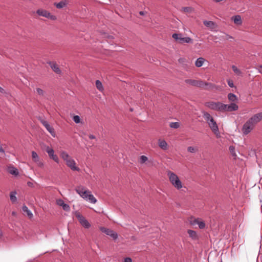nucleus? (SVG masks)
Returning <instances> with one entry per match:
<instances>
[{
  "label": "nucleus",
  "instance_id": "nucleus-1",
  "mask_svg": "<svg viewBox=\"0 0 262 262\" xmlns=\"http://www.w3.org/2000/svg\"><path fill=\"white\" fill-rule=\"evenodd\" d=\"M75 190L84 200L93 204H95L97 202V199L91 192L84 186H78L75 188Z\"/></svg>",
  "mask_w": 262,
  "mask_h": 262
},
{
  "label": "nucleus",
  "instance_id": "nucleus-2",
  "mask_svg": "<svg viewBox=\"0 0 262 262\" xmlns=\"http://www.w3.org/2000/svg\"><path fill=\"white\" fill-rule=\"evenodd\" d=\"M167 175L170 183L174 188L179 190L183 187L184 184L183 182L176 173L168 170L167 171Z\"/></svg>",
  "mask_w": 262,
  "mask_h": 262
},
{
  "label": "nucleus",
  "instance_id": "nucleus-3",
  "mask_svg": "<svg viewBox=\"0 0 262 262\" xmlns=\"http://www.w3.org/2000/svg\"><path fill=\"white\" fill-rule=\"evenodd\" d=\"M205 106L213 111L223 112V107H224V104L220 102L211 101L206 102Z\"/></svg>",
  "mask_w": 262,
  "mask_h": 262
},
{
  "label": "nucleus",
  "instance_id": "nucleus-4",
  "mask_svg": "<svg viewBox=\"0 0 262 262\" xmlns=\"http://www.w3.org/2000/svg\"><path fill=\"white\" fill-rule=\"evenodd\" d=\"M172 38L179 43H192V39L190 37H183L182 34L174 33L172 35Z\"/></svg>",
  "mask_w": 262,
  "mask_h": 262
},
{
  "label": "nucleus",
  "instance_id": "nucleus-5",
  "mask_svg": "<svg viewBox=\"0 0 262 262\" xmlns=\"http://www.w3.org/2000/svg\"><path fill=\"white\" fill-rule=\"evenodd\" d=\"M189 222L190 224L192 226L198 225L199 228L201 229H204L206 226V224L204 221L200 218H195L193 216H191L189 218Z\"/></svg>",
  "mask_w": 262,
  "mask_h": 262
},
{
  "label": "nucleus",
  "instance_id": "nucleus-6",
  "mask_svg": "<svg viewBox=\"0 0 262 262\" xmlns=\"http://www.w3.org/2000/svg\"><path fill=\"white\" fill-rule=\"evenodd\" d=\"M75 214L81 226L86 229L91 227V224L88 220L79 212L76 211Z\"/></svg>",
  "mask_w": 262,
  "mask_h": 262
},
{
  "label": "nucleus",
  "instance_id": "nucleus-7",
  "mask_svg": "<svg viewBox=\"0 0 262 262\" xmlns=\"http://www.w3.org/2000/svg\"><path fill=\"white\" fill-rule=\"evenodd\" d=\"M36 14L40 16H43L52 20H55L57 19L55 15H52L49 11L44 9H39L37 10Z\"/></svg>",
  "mask_w": 262,
  "mask_h": 262
},
{
  "label": "nucleus",
  "instance_id": "nucleus-8",
  "mask_svg": "<svg viewBox=\"0 0 262 262\" xmlns=\"http://www.w3.org/2000/svg\"><path fill=\"white\" fill-rule=\"evenodd\" d=\"M255 127V126L248 120L243 125L242 130L243 134L246 135L250 133Z\"/></svg>",
  "mask_w": 262,
  "mask_h": 262
},
{
  "label": "nucleus",
  "instance_id": "nucleus-9",
  "mask_svg": "<svg viewBox=\"0 0 262 262\" xmlns=\"http://www.w3.org/2000/svg\"><path fill=\"white\" fill-rule=\"evenodd\" d=\"M38 120L42 123V124L46 127L47 130L51 134V135L55 137L56 136V134L54 130V129L53 127H52L49 123L42 119L41 117H39L38 118Z\"/></svg>",
  "mask_w": 262,
  "mask_h": 262
},
{
  "label": "nucleus",
  "instance_id": "nucleus-10",
  "mask_svg": "<svg viewBox=\"0 0 262 262\" xmlns=\"http://www.w3.org/2000/svg\"><path fill=\"white\" fill-rule=\"evenodd\" d=\"M185 83L187 84L197 86L199 88H203L204 84V81L202 80H196L194 79H186L185 80Z\"/></svg>",
  "mask_w": 262,
  "mask_h": 262
},
{
  "label": "nucleus",
  "instance_id": "nucleus-11",
  "mask_svg": "<svg viewBox=\"0 0 262 262\" xmlns=\"http://www.w3.org/2000/svg\"><path fill=\"white\" fill-rule=\"evenodd\" d=\"M100 230L105 233L106 235L110 236L114 239H116L118 238L117 233L111 229L106 228L105 227H100Z\"/></svg>",
  "mask_w": 262,
  "mask_h": 262
},
{
  "label": "nucleus",
  "instance_id": "nucleus-12",
  "mask_svg": "<svg viewBox=\"0 0 262 262\" xmlns=\"http://www.w3.org/2000/svg\"><path fill=\"white\" fill-rule=\"evenodd\" d=\"M249 120L255 126L262 120V112L253 115Z\"/></svg>",
  "mask_w": 262,
  "mask_h": 262
},
{
  "label": "nucleus",
  "instance_id": "nucleus-13",
  "mask_svg": "<svg viewBox=\"0 0 262 262\" xmlns=\"http://www.w3.org/2000/svg\"><path fill=\"white\" fill-rule=\"evenodd\" d=\"M46 151L51 159H53L55 162L59 163L58 157L56 155L54 154V151L52 148L47 146Z\"/></svg>",
  "mask_w": 262,
  "mask_h": 262
},
{
  "label": "nucleus",
  "instance_id": "nucleus-14",
  "mask_svg": "<svg viewBox=\"0 0 262 262\" xmlns=\"http://www.w3.org/2000/svg\"><path fill=\"white\" fill-rule=\"evenodd\" d=\"M223 112H232L238 110V106L235 103H231L230 104H225L223 107Z\"/></svg>",
  "mask_w": 262,
  "mask_h": 262
},
{
  "label": "nucleus",
  "instance_id": "nucleus-15",
  "mask_svg": "<svg viewBox=\"0 0 262 262\" xmlns=\"http://www.w3.org/2000/svg\"><path fill=\"white\" fill-rule=\"evenodd\" d=\"M66 165L71 168V170L73 171H80V168L77 166H76V162L72 158L69 160H68L67 162H66Z\"/></svg>",
  "mask_w": 262,
  "mask_h": 262
},
{
  "label": "nucleus",
  "instance_id": "nucleus-16",
  "mask_svg": "<svg viewBox=\"0 0 262 262\" xmlns=\"http://www.w3.org/2000/svg\"><path fill=\"white\" fill-rule=\"evenodd\" d=\"M208 123L210 129L214 134H216L217 133H218L219 128L216 122L214 121L213 119H212L211 121H209Z\"/></svg>",
  "mask_w": 262,
  "mask_h": 262
},
{
  "label": "nucleus",
  "instance_id": "nucleus-17",
  "mask_svg": "<svg viewBox=\"0 0 262 262\" xmlns=\"http://www.w3.org/2000/svg\"><path fill=\"white\" fill-rule=\"evenodd\" d=\"M48 63L50 66L51 69L57 74H60L61 73L58 64L55 62H49Z\"/></svg>",
  "mask_w": 262,
  "mask_h": 262
},
{
  "label": "nucleus",
  "instance_id": "nucleus-18",
  "mask_svg": "<svg viewBox=\"0 0 262 262\" xmlns=\"http://www.w3.org/2000/svg\"><path fill=\"white\" fill-rule=\"evenodd\" d=\"M158 145L161 149L166 150L168 148V145L165 140L163 139H159L158 141Z\"/></svg>",
  "mask_w": 262,
  "mask_h": 262
},
{
  "label": "nucleus",
  "instance_id": "nucleus-19",
  "mask_svg": "<svg viewBox=\"0 0 262 262\" xmlns=\"http://www.w3.org/2000/svg\"><path fill=\"white\" fill-rule=\"evenodd\" d=\"M231 19L234 21V23L237 26H240L242 24V19L241 16L239 15L232 16Z\"/></svg>",
  "mask_w": 262,
  "mask_h": 262
},
{
  "label": "nucleus",
  "instance_id": "nucleus-20",
  "mask_svg": "<svg viewBox=\"0 0 262 262\" xmlns=\"http://www.w3.org/2000/svg\"><path fill=\"white\" fill-rule=\"evenodd\" d=\"M203 24L205 26L211 29H213L216 27L215 24L212 21L204 20Z\"/></svg>",
  "mask_w": 262,
  "mask_h": 262
},
{
  "label": "nucleus",
  "instance_id": "nucleus-21",
  "mask_svg": "<svg viewBox=\"0 0 262 262\" xmlns=\"http://www.w3.org/2000/svg\"><path fill=\"white\" fill-rule=\"evenodd\" d=\"M204 84L203 85V89L207 90H211L216 88V86L211 83H207L204 81Z\"/></svg>",
  "mask_w": 262,
  "mask_h": 262
},
{
  "label": "nucleus",
  "instance_id": "nucleus-22",
  "mask_svg": "<svg viewBox=\"0 0 262 262\" xmlns=\"http://www.w3.org/2000/svg\"><path fill=\"white\" fill-rule=\"evenodd\" d=\"M60 156L61 158L66 162H67L68 160H69L70 159H72V158L69 156V155L64 151H62L60 153Z\"/></svg>",
  "mask_w": 262,
  "mask_h": 262
},
{
  "label": "nucleus",
  "instance_id": "nucleus-23",
  "mask_svg": "<svg viewBox=\"0 0 262 262\" xmlns=\"http://www.w3.org/2000/svg\"><path fill=\"white\" fill-rule=\"evenodd\" d=\"M228 99L230 102H232V103L236 102L238 101L237 96L233 93L228 94Z\"/></svg>",
  "mask_w": 262,
  "mask_h": 262
},
{
  "label": "nucleus",
  "instance_id": "nucleus-24",
  "mask_svg": "<svg viewBox=\"0 0 262 262\" xmlns=\"http://www.w3.org/2000/svg\"><path fill=\"white\" fill-rule=\"evenodd\" d=\"M8 172L10 174L14 175L15 176H18L19 174L18 169L13 166L9 167L8 168Z\"/></svg>",
  "mask_w": 262,
  "mask_h": 262
},
{
  "label": "nucleus",
  "instance_id": "nucleus-25",
  "mask_svg": "<svg viewBox=\"0 0 262 262\" xmlns=\"http://www.w3.org/2000/svg\"><path fill=\"white\" fill-rule=\"evenodd\" d=\"M54 6L58 9H61L64 7H66L68 5V3L66 1H61L59 3H55Z\"/></svg>",
  "mask_w": 262,
  "mask_h": 262
},
{
  "label": "nucleus",
  "instance_id": "nucleus-26",
  "mask_svg": "<svg viewBox=\"0 0 262 262\" xmlns=\"http://www.w3.org/2000/svg\"><path fill=\"white\" fill-rule=\"evenodd\" d=\"M205 61V59L204 58L200 57L198 58L197 60L195 61V66L198 68L201 67L203 66Z\"/></svg>",
  "mask_w": 262,
  "mask_h": 262
},
{
  "label": "nucleus",
  "instance_id": "nucleus-27",
  "mask_svg": "<svg viewBox=\"0 0 262 262\" xmlns=\"http://www.w3.org/2000/svg\"><path fill=\"white\" fill-rule=\"evenodd\" d=\"M22 210L24 212L27 213V215L28 216V217L29 218L31 219L33 217L32 213L31 212V211L30 210H29L28 208L26 206H25V205L23 206L22 207Z\"/></svg>",
  "mask_w": 262,
  "mask_h": 262
},
{
  "label": "nucleus",
  "instance_id": "nucleus-28",
  "mask_svg": "<svg viewBox=\"0 0 262 262\" xmlns=\"http://www.w3.org/2000/svg\"><path fill=\"white\" fill-rule=\"evenodd\" d=\"M187 232L189 234V236L193 239H198V235L195 231L192 230H188Z\"/></svg>",
  "mask_w": 262,
  "mask_h": 262
},
{
  "label": "nucleus",
  "instance_id": "nucleus-29",
  "mask_svg": "<svg viewBox=\"0 0 262 262\" xmlns=\"http://www.w3.org/2000/svg\"><path fill=\"white\" fill-rule=\"evenodd\" d=\"M95 84H96V86L97 89L99 91H100V92L103 91L104 88H103L102 82L100 80H97L96 81Z\"/></svg>",
  "mask_w": 262,
  "mask_h": 262
},
{
  "label": "nucleus",
  "instance_id": "nucleus-30",
  "mask_svg": "<svg viewBox=\"0 0 262 262\" xmlns=\"http://www.w3.org/2000/svg\"><path fill=\"white\" fill-rule=\"evenodd\" d=\"M203 117L207 123L213 119V117L207 112H203Z\"/></svg>",
  "mask_w": 262,
  "mask_h": 262
},
{
  "label": "nucleus",
  "instance_id": "nucleus-31",
  "mask_svg": "<svg viewBox=\"0 0 262 262\" xmlns=\"http://www.w3.org/2000/svg\"><path fill=\"white\" fill-rule=\"evenodd\" d=\"M148 161V158L145 156H141L139 157L138 162L142 164L145 163L146 162Z\"/></svg>",
  "mask_w": 262,
  "mask_h": 262
},
{
  "label": "nucleus",
  "instance_id": "nucleus-32",
  "mask_svg": "<svg viewBox=\"0 0 262 262\" xmlns=\"http://www.w3.org/2000/svg\"><path fill=\"white\" fill-rule=\"evenodd\" d=\"M31 154L33 160L35 162H39V158L37 154L34 151H32Z\"/></svg>",
  "mask_w": 262,
  "mask_h": 262
},
{
  "label": "nucleus",
  "instance_id": "nucleus-33",
  "mask_svg": "<svg viewBox=\"0 0 262 262\" xmlns=\"http://www.w3.org/2000/svg\"><path fill=\"white\" fill-rule=\"evenodd\" d=\"M199 149L197 147L189 146L187 147V151L190 153H195L198 151Z\"/></svg>",
  "mask_w": 262,
  "mask_h": 262
},
{
  "label": "nucleus",
  "instance_id": "nucleus-34",
  "mask_svg": "<svg viewBox=\"0 0 262 262\" xmlns=\"http://www.w3.org/2000/svg\"><path fill=\"white\" fill-rule=\"evenodd\" d=\"M16 192L15 191H12L10 193V200L12 202H15L17 200L16 196Z\"/></svg>",
  "mask_w": 262,
  "mask_h": 262
},
{
  "label": "nucleus",
  "instance_id": "nucleus-35",
  "mask_svg": "<svg viewBox=\"0 0 262 262\" xmlns=\"http://www.w3.org/2000/svg\"><path fill=\"white\" fill-rule=\"evenodd\" d=\"M232 69L236 75H242L241 71L239 69H238L235 66L233 65L232 66Z\"/></svg>",
  "mask_w": 262,
  "mask_h": 262
},
{
  "label": "nucleus",
  "instance_id": "nucleus-36",
  "mask_svg": "<svg viewBox=\"0 0 262 262\" xmlns=\"http://www.w3.org/2000/svg\"><path fill=\"white\" fill-rule=\"evenodd\" d=\"M169 126L171 128L177 129L180 126V124L179 122H171L169 124Z\"/></svg>",
  "mask_w": 262,
  "mask_h": 262
},
{
  "label": "nucleus",
  "instance_id": "nucleus-37",
  "mask_svg": "<svg viewBox=\"0 0 262 262\" xmlns=\"http://www.w3.org/2000/svg\"><path fill=\"white\" fill-rule=\"evenodd\" d=\"M73 120L76 123H79L80 122V118L78 115L74 116L73 118Z\"/></svg>",
  "mask_w": 262,
  "mask_h": 262
},
{
  "label": "nucleus",
  "instance_id": "nucleus-38",
  "mask_svg": "<svg viewBox=\"0 0 262 262\" xmlns=\"http://www.w3.org/2000/svg\"><path fill=\"white\" fill-rule=\"evenodd\" d=\"M192 11L191 7H184L183 8V11L186 13H190Z\"/></svg>",
  "mask_w": 262,
  "mask_h": 262
},
{
  "label": "nucleus",
  "instance_id": "nucleus-39",
  "mask_svg": "<svg viewBox=\"0 0 262 262\" xmlns=\"http://www.w3.org/2000/svg\"><path fill=\"white\" fill-rule=\"evenodd\" d=\"M229 151L230 153L233 156H236V154L235 152V148L233 146H230L229 147Z\"/></svg>",
  "mask_w": 262,
  "mask_h": 262
},
{
  "label": "nucleus",
  "instance_id": "nucleus-40",
  "mask_svg": "<svg viewBox=\"0 0 262 262\" xmlns=\"http://www.w3.org/2000/svg\"><path fill=\"white\" fill-rule=\"evenodd\" d=\"M36 92L37 94L40 96H43L44 95V91L41 89L40 88H37L36 89Z\"/></svg>",
  "mask_w": 262,
  "mask_h": 262
},
{
  "label": "nucleus",
  "instance_id": "nucleus-41",
  "mask_svg": "<svg viewBox=\"0 0 262 262\" xmlns=\"http://www.w3.org/2000/svg\"><path fill=\"white\" fill-rule=\"evenodd\" d=\"M56 203H57V204L58 206H61V207H62V206H63V205H64V204H65V203H64V201H63L62 200H61V199L57 200L56 201Z\"/></svg>",
  "mask_w": 262,
  "mask_h": 262
},
{
  "label": "nucleus",
  "instance_id": "nucleus-42",
  "mask_svg": "<svg viewBox=\"0 0 262 262\" xmlns=\"http://www.w3.org/2000/svg\"><path fill=\"white\" fill-rule=\"evenodd\" d=\"M62 207V209L66 211H69L70 210V207L68 204L65 203Z\"/></svg>",
  "mask_w": 262,
  "mask_h": 262
},
{
  "label": "nucleus",
  "instance_id": "nucleus-43",
  "mask_svg": "<svg viewBox=\"0 0 262 262\" xmlns=\"http://www.w3.org/2000/svg\"><path fill=\"white\" fill-rule=\"evenodd\" d=\"M227 83L229 86L231 88H233L234 86L233 82L232 80H228Z\"/></svg>",
  "mask_w": 262,
  "mask_h": 262
},
{
  "label": "nucleus",
  "instance_id": "nucleus-44",
  "mask_svg": "<svg viewBox=\"0 0 262 262\" xmlns=\"http://www.w3.org/2000/svg\"><path fill=\"white\" fill-rule=\"evenodd\" d=\"M27 185L30 187H34V185H33V183L31 182H30V181L27 182Z\"/></svg>",
  "mask_w": 262,
  "mask_h": 262
},
{
  "label": "nucleus",
  "instance_id": "nucleus-45",
  "mask_svg": "<svg viewBox=\"0 0 262 262\" xmlns=\"http://www.w3.org/2000/svg\"><path fill=\"white\" fill-rule=\"evenodd\" d=\"M257 70L259 73L262 74V66H259L257 67Z\"/></svg>",
  "mask_w": 262,
  "mask_h": 262
},
{
  "label": "nucleus",
  "instance_id": "nucleus-46",
  "mask_svg": "<svg viewBox=\"0 0 262 262\" xmlns=\"http://www.w3.org/2000/svg\"><path fill=\"white\" fill-rule=\"evenodd\" d=\"M124 262H131V258L126 257L124 259Z\"/></svg>",
  "mask_w": 262,
  "mask_h": 262
},
{
  "label": "nucleus",
  "instance_id": "nucleus-47",
  "mask_svg": "<svg viewBox=\"0 0 262 262\" xmlns=\"http://www.w3.org/2000/svg\"><path fill=\"white\" fill-rule=\"evenodd\" d=\"M38 164V165L39 166V167H42L43 165V164L42 162H40L39 160V162H36Z\"/></svg>",
  "mask_w": 262,
  "mask_h": 262
},
{
  "label": "nucleus",
  "instance_id": "nucleus-48",
  "mask_svg": "<svg viewBox=\"0 0 262 262\" xmlns=\"http://www.w3.org/2000/svg\"><path fill=\"white\" fill-rule=\"evenodd\" d=\"M89 137L90 139H95L96 138V137L93 135H90Z\"/></svg>",
  "mask_w": 262,
  "mask_h": 262
},
{
  "label": "nucleus",
  "instance_id": "nucleus-49",
  "mask_svg": "<svg viewBox=\"0 0 262 262\" xmlns=\"http://www.w3.org/2000/svg\"><path fill=\"white\" fill-rule=\"evenodd\" d=\"M226 39H233V37L229 35H226Z\"/></svg>",
  "mask_w": 262,
  "mask_h": 262
},
{
  "label": "nucleus",
  "instance_id": "nucleus-50",
  "mask_svg": "<svg viewBox=\"0 0 262 262\" xmlns=\"http://www.w3.org/2000/svg\"><path fill=\"white\" fill-rule=\"evenodd\" d=\"M0 152H2V153H4L5 152V150L2 148V147L1 146H0Z\"/></svg>",
  "mask_w": 262,
  "mask_h": 262
},
{
  "label": "nucleus",
  "instance_id": "nucleus-51",
  "mask_svg": "<svg viewBox=\"0 0 262 262\" xmlns=\"http://www.w3.org/2000/svg\"><path fill=\"white\" fill-rule=\"evenodd\" d=\"M139 14L141 15H144L145 14V12H144V11H140L139 12Z\"/></svg>",
  "mask_w": 262,
  "mask_h": 262
},
{
  "label": "nucleus",
  "instance_id": "nucleus-52",
  "mask_svg": "<svg viewBox=\"0 0 262 262\" xmlns=\"http://www.w3.org/2000/svg\"><path fill=\"white\" fill-rule=\"evenodd\" d=\"M3 236V233L1 231V230H0V238L2 237Z\"/></svg>",
  "mask_w": 262,
  "mask_h": 262
},
{
  "label": "nucleus",
  "instance_id": "nucleus-53",
  "mask_svg": "<svg viewBox=\"0 0 262 262\" xmlns=\"http://www.w3.org/2000/svg\"><path fill=\"white\" fill-rule=\"evenodd\" d=\"M107 37H108V38H111V39L113 38V36H111V35H108Z\"/></svg>",
  "mask_w": 262,
  "mask_h": 262
},
{
  "label": "nucleus",
  "instance_id": "nucleus-54",
  "mask_svg": "<svg viewBox=\"0 0 262 262\" xmlns=\"http://www.w3.org/2000/svg\"><path fill=\"white\" fill-rule=\"evenodd\" d=\"M4 91V89L0 86V92H3Z\"/></svg>",
  "mask_w": 262,
  "mask_h": 262
}]
</instances>
